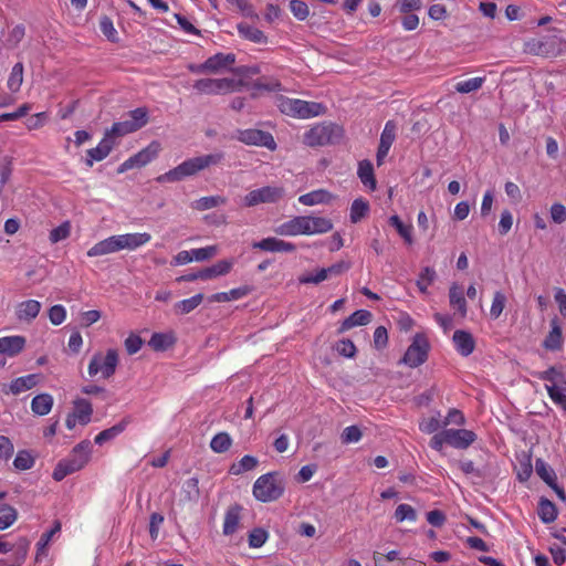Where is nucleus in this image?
<instances>
[{"label":"nucleus","mask_w":566,"mask_h":566,"mask_svg":"<svg viewBox=\"0 0 566 566\" xmlns=\"http://www.w3.org/2000/svg\"><path fill=\"white\" fill-rule=\"evenodd\" d=\"M252 292V287L243 285L237 289H232L229 292H219L209 296V302L226 303L234 300H240Z\"/></svg>","instance_id":"nucleus-28"},{"label":"nucleus","mask_w":566,"mask_h":566,"mask_svg":"<svg viewBox=\"0 0 566 566\" xmlns=\"http://www.w3.org/2000/svg\"><path fill=\"white\" fill-rule=\"evenodd\" d=\"M234 261L230 260H220L211 266L201 269L202 272V281L212 280L218 276H222L228 274L233 268Z\"/></svg>","instance_id":"nucleus-26"},{"label":"nucleus","mask_w":566,"mask_h":566,"mask_svg":"<svg viewBox=\"0 0 566 566\" xmlns=\"http://www.w3.org/2000/svg\"><path fill=\"white\" fill-rule=\"evenodd\" d=\"M27 344L24 336H4L0 338V354L14 357L20 354Z\"/></svg>","instance_id":"nucleus-17"},{"label":"nucleus","mask_w":566,"mask_h":566,"mask_svg":"<svg viewBox=\"0 0 566 566\" xmlns=\"http://www.w3.org/2000/svg\"><path fill=\"white\" fill-rule=\"evenodd\" d=\"M203 297L205 296L202 293H198V294L191 296L190 298H186V300L177 302L174 305V310L179 315L189 314L190 312H192L195 308H197L201 304V302L203 301Z\"/></svg>","instance_id":"nucleus-40"},{"label":"nucleus","mask_w":566,"mask_h":566,"mask_svg":"<svg viewBox=\"0 0 566 566\" xmlns=\"http://www.w3.org/2000/svg\"><path fill=\"white\" fill-rule=\"evenodd\" d=\"M268 532L264 528H253L249 534V546L252 548H259L264 545L268 539Z\"/></svg>","instance_id":"nucleus-60"},{"label":"nucleus","mask_w":566,"mask_h":566,"mask_svg":"<svg viewBox=\"0 0 566 566\" xmlns=\"http://www.w3.org/2000/svg\"><path fill=\"white\" fill-rule=\"evenodd\" d=\"M130 423V417L123 418L118 423L113 427L101 431L94 439V442L98 446H103L105 442H108L115 439L118 434H120L126 427Z\"/></svg>","instance_id":"nucleus-27"},{"label":"nucleus","mask_w":566,"mask_h":566,"mask_svg":"<svg viewBox=\"0 0 566 566\" xmlns=\"http://www.w3.org/2000/svg\"><path fill=\"white\" fill-rule=\"evenodd\" d=\"M485 82V77H472L467 81H462L455 84V91L461 94H468L475 92L482 87Z\"/></svg>","instance_id":"nucleus-51"},{"label":"nucleus","mask_w":566,"mask_h":566,"mask_svg":"<svg viewBox=\"0 0 566 566\" xmlns=\"http://www.w3.org/2000/svg\"><path fill=\"white\" fill-rule=\"evenodd\" d=\"M449 300L450 305L459 311L462 317H465L467 315V301L463 294L462 289L457 285L452 284L449 290Z\"/></svg>","instance_id":"nucleus-37"},{"label":"nucleus","mask_w":566,"mask_h":566,"mask_svg":"<svg viewBox=\"0 0 566 566\" xmlns=\"http://www.w3.org/2000/svg\"><path fill=\"white\" fill-rule=\"evenodd\" d=\"M276 105L281 113L295 118H311L325 111L321 103L289 98L282 95L277 97Z\"/></svg>","instance_id":"nucleus-4"},{"label":"nucleus","mask_w":566,"mask_h":566,"mask_svg":"<svg viewBox=\"0 0 566 566\" xmlns=\"http://www.w3.org/2000/svg\"><path fill=\"white\" fill-rule=\"evenodd\" d=\"M285 195L283 187L265 186L254 189L245 195L243 201L247 207H254L260 203H275Z\"/></svg>","instance_id":"nucleus-10"},{"label":"nucleus","mask_w":566,"mask_h":566,"mask_svg":"<svg viewBox=\"0 0 566 566\" xmlns=\"http://www.w3.org/2000/svg\"><path fill=\"white\" fill-rule=\"evenodd\" d=\"M245 83L234 78H200L193 83V88L200 94L217 95L240 91Z\"/></svg>","instance_id":"nucleus-6"},{"label":"nucleus","mask_w":566,"mask_h":566,"mask_svg":"<svg viewBox=\"0 0 566 566\" xmlns=\"http://www.w3.org/2000/svg\"><path fill=\"white\" fill-rule=\"evenodd\" d=\"M235 62V55L233 53H217L206 60L207 69L209 73L217 74L221 70L227 69Z\"/></svg>","instance_id":"nucleus-24"},{"label":"nucleus","mask_w":566,"mask_h":566,"mask_svg":"<svg viewBox=\"0 0 566 566\" xmlns=\"http://www.w3.org/2000/svg\"><path fill=\"white\" fill-rule=\"evenodd\" d=\"M174 343L171 336L163 333H154L149 339V346L155 350H166Z\"/></svg>","instance_id":"nucleus-54"},{"label":"nucleus","mask_w":566,"mask_h":566,"mask_svg":"<svg viewBox=\"0 0 566 566\" xmlns=\"http://www.w3.org/2000/svg\"><path fill=\"white\" fill-rule=\"evenodd\" d=\"M343 128L333 123L317 124L304 134V143L310 147L339 143Z\"/></svg>","instance_id":"nucleus-5"},{"label":"nucleus","mask_w":566,"mask_h":566,"mask_svg":"<svg viewBox=\"0 0 566 566\" xmlns=\"http://www.w3.org/2000/svg\"><path fill=\"white\" fill-rule=\"evenodd\" d=\"M182 500L197 503L200 497L199 481L197 478L186 480L181 488Z\"/></svg>","instance_id":"nucleus-38"},{"label":"nucleus","mask_w":566,"mask_h":566,"mask_svg":"<svg viewBox=\"0 0 566 566\" xmlns=\"http://www.w3.org/2000/svg\"><path fill=\"white\" fill-rule=\"evenodd\" d=\"M394 517L398 523H401L406 520L415 522L417 520V512L409 504H399L395 511Z\"/></svg>","instance_id":"nucleus-56"},{"label":"nucleus","mask_w":566,"mask_h":566,"mask_svg":"<svg viewBox=\"0 0 566 566\" xmlns=\"http://www.w3.org/2000/svg\"><path fill=\"white\" fill-rule=\"evenodd\" d=\"M336 350L346 358H353L357 353L355 344L348 338L340 339L336 345Z\"/></svg>","instance_id":"nucleus-64"},{"label":"nucleus","mask_w":566,"mask_h":566,"mask_svg":"<svg viewBox=\"0 0 566 566\" xmlns=\"http://www.w3.org/2000/svg\"><path fill=\"white\" fill-rule=\"evenodd\" d=\"M23 64L18 62L11 70L7 85L8 88L13 93L18 92L23 83Z\"/></svg>","instance_id":"nucleus-47"},{"label":"nucleus","mask_w":566,"mask_h":566,"mask_svg":"<svg viewBox=\"0 0 566 566\" xmlns=\"http://www.w3.org/2000/svg\"><path fill=\"white\" fill-rule=\"evenodd\" d=\"M61 531V522L54 521L53 526L50 531L44 532L41 535L40 541L36 543V554H35V562L39 563L42 560V558L46 557L48 555V546L52 539V537Z\"/></svg>","instance_id":"nucleus-29"},{"label":"nucleus","mask_w":566,"mask_h":566,"mask_svg":"<svg viewBox=\"0 0 566 566\" xmlns=\"http://www.w3.org/2000/svg\"><path fill=\"white\" fill-rule=\"evenodd\" d=\"M158 151L159 144L156 142L151 143L146 148L142 149L140 151L130 156L128 159L122 163L117 168V172L123 174L133 168L144 167L145 165H147L157 157Z\"/></svg>","instance_id":"nucleus-11"},{"label":"nucleus","mask_w":566,"mask_h":566,"mask_svg":"<svg viewBox=\"0 0 566 566\" xmlns=\"http://www.w3.org/2000/svg\"><path fill=\"white\" fill-rule=\"evenodd\" d=\"M238 32L242 38L254 43H266L268 40L263 31L248 23H239Z\"/></svg>","instance_id":"nucleus-36"},{"label":"nucleus","mask_w":566,"mask_h":566,"mask_svg":"<svg viewBox=\"0 0 566 566\" xmlns=\"http://www.w3.org/2000/svg\"><path fill=\"white\" fill-rule=\"evenodd\" d=\"M233 138L249 146L265 147L270 150L276 149L273 135L265 130L255 128L238 129Z\"/></svg>","instance_id":"nucleus-9"},{"label":"nucleus","mask_w":566,"mask_h":566,"mask_svg":"<svg viewBox=\"0 0 566 566\" xmlns=\"http://www.w3.org/2000/svg\"><path fill=\"white\" fill-rule=\"evenodd\" d=\"M563 332L558 317L551 319V331L543 342V347L548 350H559L563 346Z\"/></svg>","instance_id":"nucleus-19"},{"label":"nucleus","mask_w":566,"mask_h":566,"mask_svg":"<svg viewBox=\"0 0 566 566\" xmlns=\"http://www.w3.org/2000/svg\"><path fill=\"white\" fill-rule=\"evenodd\" d=\"M328 279L325 268L316 270L315 273H307L298 277L301 284H319Z\"/></svg>","instance_id":"nucleus-62"},{"label":"nucleus","mask_w":566,"mask_h":566,"mask_svg":"<svg viewBox=\"0 0 566 566\" xmlns=\"http://www.w3.org/2000/svg\"><path fill=\"white\" fill-rule=\"evenodd\" d=\"M396 130H397V126H396L395 122L388 120L385 124L384 130L380 135V142H379V146H378L377 154H376V160H377L378 166H381L384 164V160H385L386 156L388 155L389 149L396 139Z\"/></svg>","instance_id":"nucleus-14"},{"label":"nucleus","mask_w":566,"mask_h":566,"mask_svg":"<svg viewBox=\"0 0 566 566\" xmlns=\"http://www.w3.org/2000/svg\"><path fill=\"white\" fill-rule=\"evenodd\" d=\"M231 446L232 439L228 432H219L210 441V448L216 453L227 452Z\"/></svg>","instance_id":"nucleus-45"},{"label":"nucleus","mask_w":566,"mask_h":566,"mask_svg":"<svg viewBox=\"0 0 566 566\" xmlns=\"http://www.w3.org/2000/svg\"><path fill=\"white\" fill-rule=\"evenodd\" d=\"M252 249L265 252H294L296 250V245L275 237H269L260 241H254L252 243Z\"/></svg>","instance_id":"nucleus-15"},{"label":"nucleus","mask_w":566,"mask_h":566,"mask_svg":"<svg viewBox=\"0 0 566 566\" xmlns=\"http://www.w3.org/2000/svg\"><path fill=\"white\" fill-rule=\"evenodd\" d=\"M227 199L222 196L201 197L191 203L192 209L205 211L224 205Z\"/></svg>","instance_id":"nucleus-43"},{"label":"nucleus","mask_w":566,"mask_h":566,"mask_svg":"<svg viewBox=\"0 0 566 566\" xmlns=\"http://www.w3.org/2000/svg\"><path fill=\"white\" fill-rule=\"evenodd\" d=\"M18 518L17 510L9 504H0V531L10 527Z\"/></svg>","instance_id":"nucleus-44"},{"label":"nucleus","mask_w":566,"mask_h":566,"mask_svg":"<svg viewBox=\"0 0 566 566\" xmlns=\"http://www.w3.org/2000/svg\"><path fill=\"white\" fill-rule=\"evenodd\" d=\"M371 317L373 315L369 311L357 310L342 322L337 333L343 334L355 326L367 325L371 321Z\"/></svg>","instance_id":"nucleus-22"},{"label":"nucleus","mask_w":566,"mask_h":566,"mask_svg":"<svg viewBox=\"0 0 566 566\" xmlns=\"http://www.w3.org/2000/svg\"><path fill=\"white\" fill-rule=\"evenodd\" d=\"M117 365V350L111 348L106 352L105 356H103L101 353H96L88 364L87 371L91 377L102 373V377L108 379L115 374Z\"/></svg>","instance_id":"nucleus-7"},{"label":"nucleus","mask_w":566,"mask_h":566,"mask_svg":"<svg viewBox=\"0 0 566 566\" xmlns=\"http://www.w3.org/2000/svg\"><path fill=\"white\" fill-rule=\"evenodd\" d=\"M190 251H191V255H192V261L195 260V261L201 262V261H206V260L213 258L218 252V247L217 245H208L205 248L192 249Z\"/></svg>","instance_id":"nucleus-61"},{"label":"nucleus","mask_w":566,"mask_h":566,"mask_svg":"<svg viewBox=\"0 0 566 566\" xmlns=\"http://www.w3.org/2000/svg\"><path fill=\"white\" fill-rule=\"evenodd\" d=\"M41 311V303L36 300H28L19 303L15 308L17 318L21 322L33 321Z\"/></svg>","instance_id":"nucleus-23"},{"label":"nucleus","mask_w":566,"mask_h":566,"mask_svg":"<svg viewBox=\"0 0 566 566\" xmlns=\"http://www.w3.org/2000/svg\"><path fill=\"white\" fill-rule=\"evenodd\" d=\"M259 464V460L253 455H244L238 463H233L229 468V473L232 475H240L247 471L255 469Z\"/></svg>","instance_id":"nucleus-42"},{"label":"nucleus","mask_w":566,"mask_h":566,"mask_svg":"<svg viewBox=\"0 0 566 566\" xmlns=\"http://www.w3.org/2000/svg\"><path fill=\"white\" fill-rule=\"evenodd\" d=\"M308 235L327 233L333 229V222L328 218L306 216Z\"/></svg>","instance_id":"nucleus-31"},{"label":"nucleus","mask_w":566,"mask_h":566,"mask_svg":"<svg viewBox=\"0 0 566 566\" xmlns=\"http://www.w3.org/2000/svg\"><path fill=\"white\" fill-rule=\"evenodd\" d=\"M128 122L136 130L140 129L148 123V111L146 107H138L128 112Z\"/></svg>","instance_id":"nucleus-50"},{"label":"nucleus","mask_w":566,"mask_h":566,"mask_svg":"<svg viewBox=\"0 0 566 566\" xmlns=\"http://www.w3.org/2000/svg\"><path fill=\"white\" fill-rule=\"evenodd\" d=\"M443 426V422L440 421V413L438 412L437 416L430 417V418H423L419 422V429L420 431L424 433H433L437 432L441 427Z\"/></svg>","instance_id":"nucleus-57"},{"label":"nucleus","mask_w":566,"mask_h":566,"mask_svg":"<svg viewBox=\"0 0 566 566\" xmlns=\"http://www.w3.org/2000/svg\"><path fill=\"white\" fill-rule=\"evenodd\" d=\"M224 154L221 151L201 155L184 160L175 168L159 175L156 178L158 184L179 182L186 178L196 176L198 172L222 163Z\"/></svg>","instance_id":"nucleus-1"},{"label":"nucleus","mask_w":566,"mask_h":566,"mask_svg":"<svg viewBox=\"0 0 566 566\" xmlns=\"http://www.w3.org/2000/svg\"><path fill=\"white\" fill-rule=\"evenodd\" d=\"M53 407V397L49 394L36 395L31 401V410L39 416L48 415Z\"/></svg>","instance_id":"nucleus-34"},{"label":"nucleus","mask_w":566,"mask_h":566,"mask_svg":"<svg viewBox=\"0 0 566 566\" xmlns=\"http://www.w3.org/2000/svg\"><path fill=\"white\" fill-rule=\"evenodd\" d=\"M34 458L28 450H20L14 460L13 465L17 470H29L34 465Z\"/></svg>","instance_id":"nucleus-53"},{"label":"nucleus","mask_w":566,"mask_h":566,"mask_svg":"<svg viewBox=\"0 0 566 566\" xmlns=\"http://www.w3.org/2000/svg\"><path fill=\"white\" fill-rule=\"evenodd\" d=\"M506 303V296L501 292L496 291L493 296L490 315L493 319H496L502 314Z\"/></svg>","instance_id":"nucleus-59"},{"label":"nucleus","mask_w":566,"mask_h":566,"mask_svg":"<svg viewBox=\"0 0 566 566\" xmlns=\"http://www.w3.org/2000/svg\"><path fill=\"white\" fill-rule=\"evenodd\" d=\"M444 440L455 449H467L476 440V434L468 429H446Z\"/></svg>","instance_id":"nucleus-13"},{"label":"nucleus","mask_w":566,"mask_h":566,"mask_svg":"<svg viewBox=\"0 0 566 566\" xmlns=\"http://www.w3.org/2000/svg\"><path fill=\"white\" fill-rule=\"evenodd\" d=\"M389 224L397 230V232L405 239V241L407 243H409V244L412 243V237H411L412 227L411 226L403 224V222L400 220V218L397 214L391 216L389 218Z\"/></svg>","instance_id":"nucleus-55"},{"label":"nucleus","mask_w":566,"mask_h":566,"mask_svg":"<svg viewBox=\"0 0 566 566\" xmlns=\"http://www.w3.org/2000/svg\"><path fill=\"white\" fill-rule=\"evenodd\" d=\"M91 450L92 443L90 440L81 441L73 448L69 458L61 460L56 464L52 478L60 482L67 475L83 469L90 460Z\"/></svg>","instance_id":"nucleus-2"},{"label":"nucleus","mask_w":566,"mask_h":566,"mask_svg":"<svg viewBox=\"0 0 566 566\" xmlns=\"http://www.w3.org/2000/svg\"><path fill=\"white\" fill-rule=\"evenodd\" d=\"M285 491V480L277 472H269L256 479L253 484V496L263 503L273 502L280 499Z\"/></svg>","instance_id":"nucleus-3"},{"label":"nucleus","mask_w":566,"mask_h":566,"mask_svg":"<svg viewBox=\"0 0 566 566\" xmlns=\"http://www.w3.org/2000/svg\"><path fill=\"white\" fill-rule=\"evenodd\" d=\"M306 216H296L277 226L274 232L283 237L308 235Z\"/></svg>","instance_id":"nucleus-12"},{"label":"nucleus","mask_w":566,"mask_h":566,"mask_svg":"<svg viewBox=\"0 0 566 566\" xmlns=\"http://www.w3.org/2000/svg\"><path fill=\"white\" fill-rule=\"evenodd\" d=\"M78 422L83 426L87 424L91 421V416L93 413V407L91 402L86 399H77L74 401V412H73Z\"/></svg>","instance_id":"nucleus-39"},{"label":"nucleus","mask_w":566,"mask_h":566,"mask_svg":"<svg viewBox=\"0 0 566 566\" xmlns=\"http://www.w3.org/2000/svg\"><path fill=\"white\" fill-rule=\"evenodd\" d=\"M369 211L368 201L358 198L355 199L350 207V221L353 223L359 222Z\"/></svg>","instance_id":"nucleus-48"},{"label":"nucleus","mask_w":566,"mask_h":566,"mask_svg":"<svg viewBox=\"0 0 566 566\" xmlns=\"http://www.w3.org/2000/svg\"><path fill=\"white\" fill-rule=\"evenodd\" d=\"M242 506L240 504H232L228 507L223 521V535L229 536L237 532L241 520Z\"/></svg>","instance_id":"nucleus-21"},{"label":"nucleus","mask_w":566,"mask_h":566,"mask_svg":"<svg viewBox=\"0 0 566 566\" xmlns=\"http://www.w3.org/2000/svg\"><path fill=\"white\" fill-rule=\"evenodd\" d=\"M120 251V244L118 235H112L107 239H104L97 243H95L88 251L87 255L93 256H101L109 253H115Z\"/></svg>","instance_id":"nucleus-20"},{"label":"nucleus","mask_w":566,"mask_h":566,"mask_svg":"<svg viewBox=\"0 0 566 566\" xmlns=\"http://www.w3.org/2000/svg\"><path fill=\"white\" fill-rule=\"evenodd\" d=\"M537 513L543 523L549 524L556 520L558 511L552 501L541 497Z\"/></svg>","instance_id":"nucleus-35"},{"label":"nucleus","mask_w":566,"mask_h":566,"mask_svg":"<svg viewBox=\"0 0 566 566\" xmlns=\"http://www.w3.org/2000/svg\"><path fill=\"white\" fill-rule=\"evenodd\" d=\"M332 199L333 196L324 189L313 190L298 197V201L304 206L329 203Z\"/></svg>","instance_id":"nucleus-33"},{"label":"nucleus","mask_w":566,"mask_h":566,"mask_svg":"<svg viewBox=\"0 0 566 566\" xmlns=\"http://www.w3.org/2000/svg\"><path fill=\"white\" fill-rule=\"evenodd\" d=\"M114 147V142L108 137L104 136V138L99 142V144L91 148L86 151L85 164L88 167L94 165V161H101L105 159Z\"/></svg>","instance_id":"nucleus-18"},{"label":"nucleus","mask_w":566,"mask_h":566,"mask_svg":"<svg viewBox=\"0 0 566 566\" xmlns=\"http://www.w3.org/2000/svg\"><path fill=\"white\" fill-rule=\"evenodd\" d=\"M437 277V273L434 269L430 266H426L419 274V279L417 280V286L421 293H427L428 286L433 283Z\"/></svg>","instance_id":"nucleus-52"},{"label":"nucleus","mask_w":566,"mask_h":566,"mask_svg":"<svg viewBox=\"0 0 566 566\" xmlns=\"http://www.w3.org/2000/svg\"><path fill=\"white\" fill-rule=\"evenodd\" d=\"M430 345L428 338L422 333H417L413 336L412 343L407 348L401 363L415 368L422 365L428 358Z\"/></svg>","instance_id":"nucleus-8"},{"label":"nucleus","mask_w":566,"mask_h":566,"mask_svg":"<svg viewBox=\"0 0 566 566\" xmlns=\"http://www.w3.org/2000/svg\"><path fill=\"white\" fill-rule=\"evenodd\" d=\"M452 340L457 352L463 357L471 355L475 348V340L472 334L467 331L457 329L453 333Z\"/></svg>","instance_id":"nucleus-16"},{"label":"nucleus","mask_w":566,"mask_h":566,"mask_svg":"<svg viewBox=\"0 0 566 566\" xmlns=\"http://www.w3.org/2000/svg\"><path fill=\"white\" fill-rule=\"evenodd\" d=\"M290 9L293 15L300 21L305 20L310 14L308 6L302 0H291Z\"/></svg>","instance_id":"nucleus-63"},{"label":"nucleus","mask_w":566,"mask_h":566,"mask_svg":"<svg viewBox=\"0 0 566 566\" xmlns=\"http://www.w3.org/2000/svg\"><path fill=\"white\" fill-rule=\"evenodd\" d=\"M39 376L35 374H30L27 376L18 377L13 379L10 385L9 389L12 395H19L23 391L30 390L38 384Z\"/></svg>","instance_id":"nucleus-32"},{"label":"nucleus","mask_w":566,"mask_h":566,"mask_svg":"<svg viewBox=\"0 0 566 566\" xmlns=\"http://www.w3.org/2000/svg\"><path fill=\"white\" fill-rule=\"evenodd\" d=\"M357 175L365 187L373 191L376 189L377 182L374 174V167L370 160L364 159L358 163Z\"/></svg>","instance_id":"nucleus-30"},{"label":"nucleus","mask_w":566,"mask_h":566,"mask_svg":"<svg viewBox=\"0 0 566 566\" xmlns=\"http://www.w3.org/2000/svg\"><path fill=\"white\" fill-rule=\"evenodd\" d=\"M535 471L537 475L551 488L555 486L557 481L554 470L543 460L536 459Z\"/></svg>","instance_id":"nucleus-41"},{"label":"nucleus","mask_w":566,"mask_h":566,"mask_svg":"<svg viewBox=\"0 0 566 566\" xmlns=\"http://www.w3.org/2000/svg\"><path fill=\"white\" fill-rule=\"evenodd\" d=\"M252 87L256 91H266V92H281L283 90L281 82L273 77L258 78L252 84Z\"/></svg>","instance_id":"nucleus-49"},{"label":"nucleus","mask_w":566,"mask_h":566,"mask_svg":"<svg viewBox=\"0 0 566 566\" xmlns=\"http://www.w3.org/2000/svg\"><path fill=\"white\" fill-rule=\"evenodd\" d=\"M99 30L107 38L108 41H111V42L117 41V31L114 28L113 20L109 17L103 15L101 18Z\"/></svg>","instance_id":"nucleus-58"},{"label":"nucleus","mask_w":566,"mask_h":566,"mask_svg":"<svg viewBox=\"0 0 566 566\" xmlns=\"http://www.w3.org/2000/svg\"><path fill=\"white\" fill-rule=\"evenodd\" d=\"M134 132H136L134 126L128 119H125L114 123L111 129L106 130L105 136L113 140L114 137H122Z\"/></svg>","instance_id":"nucleus-46"},{"label":"nucleus","mask_w":566,"mask_h":566,"mask_svg":"<svg viewBox=\"0 0 566 566\" xmlns=\"http://www.w3.org/2000/svg\"><path fill=\"white\" fill-rule=\"evenodd\" d=\"M120 250H135L150 241L151 235L147 232L144 233H126L119 234Z\"/></svg>","instance_id":"nucleus-25"}]
</instances>
